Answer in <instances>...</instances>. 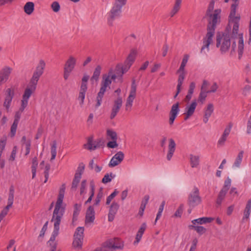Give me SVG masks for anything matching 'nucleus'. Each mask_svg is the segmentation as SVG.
I'll use <instances>...</instances> for the list:
<instances>
[{
  "label": "nucleus",
  "mask_w": 251,
  "mask_h": 251,
  "mask_svg": "<svg viewBox=\"0 0 251 251\" xmlns=\"http://www.w3.org/2000/svg\"><path fill=\"white\" fill-rule=\"evenodd\" d=\"M17 123H13L11 127V130H10V135L11 137H14L16 134L17 126H18Z\"/></svg>",
  "instance_id": "54"
},
{
  "label": "nucleus",
  "mask_w": 251,
  "mask_h": 251,
  "mask_svg": "<svg viewBox=\"0 0 251 251\" xmlns=\"http://www.w3.org/2000/svg\"><path fill=\"white\" fill-rule=\"evenodd\" d=\"M232 1H233V3L232 4L231 6V11L230 12L231 16L235 15L236 9L239 4L238 0H232Z\"/></svg>",
  "instance_id": "44"
},
{
  "label": "nucleus",
  "mask_w": 251,
  "mask_h": 251,
  "mask_svg": "<svg viewBox=\"0 0 251 251\" xmlns=\"http://www.w3.org/2000/svg\"><path fill=\"white\" fill-rule=\"evenodd\" d=\"M190 163L192 168H196L200 164V157L198 155L190 154Z\"/></svg>",
  "instance_id": "31"
},
{
  "label": "nucleus",
  "mask_w": 251,
  "mask_h": 251,
  "mask_svg": "<svg viewBox=\"0 0 251 251\" xmlns=\"http://www.w3.org/2000/svg\"><path fill=\"white\" fill-rule=\"evenodd\" d=\"M189 228L190 229H194L200 234H203L206 230V228L202 226L190 225L189 226Z\"/></svg>",
  "instance_id": "41"
},
{
  "label": "nucleus",
  "mask_w": 251,
  "mask_h": 251,
  "mask_svg": "<svg viewBox=\"0 0 251 251\" xmlns=\"http://www.w3.org/2000/svg\"><path fill=\"white\" fill-rule=\"evenodd\" d=\"M48 224V222L47 221L44 224V225L43 226L40 231V233L39 236V237H42L44 236V235L45 234V232L47 229Z\"/></svg>",
  "instance_id": "61"
},
{
  "label": "nucleus",
  "mask_w": 251,
  "mask_h": 251,
  "mask_svg": "<svg viewBox=\"0 0 251 251\" xmlns=\"http://www.w3.org/2000/svg\"><path fill=\"white\" fill-rule=\"evenodd\" d=\"M240 19V16H230V14L229 15V22L233 23L232 33L233 34H237L239 29V23Z\"/></svg>",
  "instance_id": "23"
},
{
  "label": "nucleus",
  "mask_w": 251,
  "mask_h": 251,
  "mask_svg": "<svg viewBox=\"0 0 251 251\" xmlns=\"http://www.w3.org/2000/svg\"><path fill=\"white\" fill-rule=\"evenodd\" d=\"M179 103L178 102L174 104L169 112V123L170 125H172L174 121L179 112Z\"/></svg>",
  "instance_id": "15"
},
{
  "label": "nucleus",
  "mask_w": 251,
  "mask_h": 251,
  "mask_svg": "<svg viewBox=\"0 0 251 251\" xmlns=\"http://www.w3.org/2000/svg\"><path fill=\"white\" fill-rule=\"evenodd\" d=\"M136 95V85L135 80L132 82L131 89L129 95L127 97L125 105V109L126 111H130L132 106V103Z\"/></svg>",
  "instance_id": "10"
},
{
  "label": "nucleus",
  "mask_w": 251,
  "mask_h": 251,
  "mask_svg": "<svg viewBox=\"0 0 251 251\" xmlns=\"http://www.w3.org/2000/svg\"><path fill=\"white\" fill-rule=\"evenodd\" d=\"M244 40L243 35L242 33L239 34V41L238 45V58L241 59L242 56L243 51H244Z\"/></svg>",
  "instance_id": "27"
},
{
  "label": "nucleus",
  "mask_w": 251,
  "mask_h": 251,
  "mask_svg": "<svg viewBox=\"0 0 251 251\" xmlns=\"http://www.w3.org/2000/svg\"><path fill=\"white\" fill-rule=\"evenodd\" d=\"M38 161L37 157H34L32 159V166H31V172L32 174V178H34L36 176V168L38 166Z\"/></svg>",
  "instance_id": "38"
},
{
  "label": "nucleus",
  "mask_w": 251,
  "mask_h": 251,
  "mask_svg": "<svg viewBox=\"0 0 251 251\" xmlns=\"http://www.w3.org/2000/svg\"><path fill=\"white\" fill-rule=\"evenodd\" d=\"M51 7L54 12H58L60 9V5L57 1L53 2L51 5Z\"/></svg>",
  "instance_id": "52"
},
{
  "label": "nucleus",
  "mask_w": 251,
  "mask_h": 251,
  "mask_svg": "<svg viewBox=\"0 0 251 251\" xmlns=\"http://www.w3.org/2000/svg\"><path fill=\"white\" fill-rule=\"evenodd\" d=\"M24 110H22L21 106L19 109V110L18 111H17L15 114L14 123H16L17 124L19 123L22 113L24 111Z\"/></svg>",
  "instance_id": "51"
},
{
  "label": "nucleus",
  "mask_w": 251,
  "mask_h": 251,
  "mask_svg": "<svg viewBox=\"0 0 251 251\" xmlns=\"http://www.w3.org/2000/svg\"><path fill=\"white\" fill-rule=\"evenodd\" d=\"M89 78V76L87 75H84L81 80L80 87L87 88V81Z\"/></svg>",
  "instance_id": "49"
},
{
  "label": "nucleus",
  "mask_w": 251,
  "mask_h": 251,
  "mask_svg": "<svg viewBox=\"0 0 251 251\" xmlns=\"http://www.w3.org/2000/svg\"><path fill=\"white\" fill-rule=\"evenodd\" d=\"M201 202L202 199L200 195L199 189L196 186H194L192 191L188 195L187 204L190 208H194L200 204Z\"/></svg>",
  "instance_id": "7"
},
{
  "label": "nucleus",
  "mask_w": 251,
  "mask_h": 251,
  "mask_svg": "<svg viewBox=\"0 0 251 251\" xmlns=\"http://www.w3.org/2000/svg\"><path fill=\"white\" fill-rule=\"evenodd\" d=\"M14 95V91L13 89L11 88H8L6 90L5 98L3 103V106L6 108L7 111H8Z\"/></svg>",
  "instance_id": "18"
},
{
  "label": "nucleus",
  "mask_w": 251,
  "mask_h": 251,
  "mask_svg": "<svg viewBox=\"0 0 251 251\" xmlns=\"http://www.w3.org/2000/svg\"><path fill=\"white\" fill-rule=\"evenodd\" d=\"M12 70V68L9 66H4L0 70V85L8 80Z\"/></svg>",
  "instance_id": "14"
},
{
  "label": "nucleus",
  "mask_w": 251,
  "mask_h": 251,
  "mask_svg": "<svg viewBox=\"0 0 251 251\" xmlns=\"http://www.w3.org/2000/svg\"><path fill=\"white\" fill-rule=\"evenodd\" d=\"M81 177V173H77L76 172L74 178L72 182L71 190L72 191H75L77 185L80 181V178Z\"/></svg>",
  "instance_id": "29"
},
{
  "label": "nucleus",
  "mask_w": 251,
  "mask_h": 251,
  "mask_svg": "<svg viewBox=\"0 0 251 251\" xmlns=\"http://www.w3.org/2000/svg\"><path fill=\"white\" fill-rule=\"evenodd\" d=\"M101 68L100 65H98L95 69L93 73V76H92L91 80H95L97 81L99 79V76L101 72Z\"/></svg>",
  "instance_id": "39"
},
{
  "label": "nucleus",
  "mask_w": 251,
  "mask_h": 251,
  "mask_svg": "<svg viewBox=\"0 0 251 251\" xmlns=\"http://www.w3.org/2000/svg\"><path fill=\"white\" fill-rule=\"evenodd\" d=\"M183 210V205L181 204L178 208L177 209V210L176 211L175 213V216L176 217H180L181 216V214L182 213Z\"/></svg>",
  "instance_id": "57"
},
{
  "label": "nucleus",
  "mask_w": 251,
  "mask_h": 251,
  "mask_svg": "<svg viewBox=\"0 0 251 251\" xmlns=\"http://www.w3.org/2000/svg\"><path fill=\"white\" fill-rule=\"evenodd\" d=\"M227 191L221 189L220 191L216 200V204L220 205L224 200Z\"/></svg>",
  "instance_id": "36"
},
{
  "label": "nucleus",
  "mask_w": 251,
  "mask_h": 251,
  "mask_svg": "<svg viewBox=\"0 0 251 251\" xmlns=\"http://www.w3.org/2000/svg\"><path fill=\"white\" fill-rule=\"evenodd\" d=\"M106 133L107 136H108L111 140L117 139V135L115 131L111 129H107Z\"/></svg>",
  "instance_id": "48"
},
{
  "label": "nucleus",
  "mask_w": 251,
  "mask_h": 251,
  "mask_svg": "<svg viewBox=\"0 0 251 251\" xmlns=\"http://www.w3.org/2000/svg\"><path fill=\"white\" fill-rule=\"evenodd\" d=\"M221 10L215 9L213 12L209 15L205 14L204 18L208 21L207 33L202 39V46L201 52L206 54L209 50V45L213 43V37L215 34L216 25L220 22Z\"/></svg>",
  "instance_id": "1"
},
{
  "label": "nucleus",
  "mask_w": 251,
  "mask_h": 251,
  "mask_svg": "<svg viewBox=\"0 0 251 251\" xmlns=\"http://www.w3.org/2000/svg\"><path fill=\"white\" fill-rule=\"evenodd\" d=\"M181 2L182 0H175V3L170 13L171 17H174L179 11L180 8Z\"/></svg>",
  "instance_id": "32"
},
{
  "label": "nucleus",
  "mask_w": 251,
  "mask_h": 251,
  "mask_svg": "<svg viewBox=\"0 0 251 251\" xmlns=\"http://www.w3.org/2000/svg\"><path fill=\"white\" fill-rule=\"evenodd\" d=\"M126 0H116L114 6L108 14V24L110 26L113 25V21L120 17L121 8L125 5Z\"/></svg>",
  "instance_id": "4"
},
{
  "label": "nucleus",
  "mask_w": 251,
  "mask_h": 251,
  "mask_svg": "<svg viewBox=\"0 0 251 251\" xmlns=\"http://www.w3.org/2000/svg\"><path fill=\"white\" fill-rule=\"evenodd\" d=\"M95 220V211L93 206H90L86 213L85 224L86 225L91 224L94 222Z\"/></svg>",
  "instance_id": "20"
},
{
  "label": "nucleus",
  "mask_w": 251,
  "mask_h": 251,
  "mask_svg": "<svg viewBox=\"0 0 251 251\" xmlns=\"http://www.w3.org/2000/svg\"><path fill=\"white\" fill-rule=\"evenodd\" d=\"M104 141L103 139L99 138L97 140L93 141L92 137H89L87 140V143L84 145V147L88 150H95L104 146Z\"/></svg>",
  "instance_id": "12"
},
{
  "label": "nucleus",
  "mask_w": 251,
  "mask_h": 251,
  "mask_svg": "<svg viewBox=\"0 0 251 251\" xmlns=\"http://www.w3.org/2000/svg\"><path fill=\"white\" fill-rule=\"evenodd\" d=\"M115 177V175H113L112 173H110L109 174H106L104 175V177L102 179V182L103 183H107L111 181L112 178H113Z\"/></svg>",
  "instance_id": "45"
},
{
  "label": "nucleus",
  "mask_w": 251,
  "mask_h": 251,
  "mask_svg": "<svg viewBox=\"0 0 251 251\" xmlns=\"http://www.w3.org/2000/svg\"><path fill=\"white\" fill-rule=\"evenodd\" d=\"M81 205L75 204L74 205V211L73 213V221L74 222L77 220V217L80 211Z\"/></svg>",
  "instance_id": "40"
},
{
  "label": "nucleus",
  "mask_w": 251,
  "mask_h": 251,
  "mask_svg": "<svg viewBox=\"0 0 251 251\" xmlns=\"http://www.w3.org/2000/svg\"><path fill=\"white\" fill-rule=\"evenodd\" d=\"M214 7V1H211L209 4V6L207 9L206 14H207V15H209L210 13L213 12Z\"/></svg>",
  "instance_id": "59"
},
{
  "label": "nucleus",
  "mask_w": 251,
  "mask_h": 251,
  "mask_svg": "<svg viewBox=\"0 0 251 251\" xmlns=\"http://www.w3.org/2000/svg\"><path fill=\"white\" fill-rule=\"evenodd\" d=\"M119 208V205L117 202H113L111 205L108 213V221H113L115 216Z\"/></svg>",
  "instance_id": "22"
},
{
  "label": "nucleus",
  "mask_w": 251,
  "mask_h": 251,
  "mask_svg": "<svg viewBox=\"0 0 251 251\" xmlns=\"http://www.w3.org/2000/svg\"><path fill=\"white\" fill-rule=\"evenodd\" d=\"M208 93V92H207V91H201L198 99V101L202 104L204 103L206 98L207 97Z\"/></svg>",
  "instance_id": "42"
},
{
  "label": "nucleus",
  "mask_w": 251,
  "mask_h": 251,
  "mask_svg": "<svg viewBox=\"0 0 251 251\" xmlns=\"http://www.w3.org/2000/svg\"><path fill=\"white\" fill-rule=\"evenodd\" d=\"M231 46L230 36L227 33L219 34L216 37V47L220 48L222 53L226 52Z\"/></svg>",
  "instance_id": "6"
},
{
  "label": "nucleus",
  "mask_w": 251,
  "mask_h": 251,
  "mask_svg": "<svg viewBox=\"0 0 251 251\" xmlns=\"http://www.w3.org/2000/svg\"><path fill=\"white\" fill-rule=\"evenodd\" d=\"M184 80V76L182 75L180 76H178V80H177V85L176 87V93L174 96V98L176 99L178 94L180 93L181 90V87L183 83Z\"/></svg>",
  "instance_id": "37"
},
{
  "label": "nucleus",
  "mask_w": 251,
  "mask_h": 251,
  "mask_svg": "<svg viewBox=\"0 0 251 251\" xmlns=\"http://www.w3.org/2000/svg\"><path fill=\"white\" fill-rule=\"evenodd\" d=\"M87 88L80 87L78 97V100L80 101L79 104L82 106L84 103V100L85 97V93Z\"/></svg>",
  "instance_id": "34"
},
{
  "label": "nucleus",
  "mask_w": 251,
  "mask_h": 251,
  "mask_svg": "<svg viewBox=\"0 0 251 251\" xmlns=\"http://www.w3.org/2000/svg\"><path fill=\"white\" fill-rule=\"evenodd\" d=\"M84 227H78L74 234V240L73 245L75 248H81L84 237Z\"/></svg>",
  "instance_id": "11"
},
{
  "label": "nucleus",
  "mask_w": 251,
  "mask_h": 251,
  "mask_svg": "<svg viewBox=\"0 0 251 251\" xmlns=\"http://www.w3.org/2000/svg\"><path fill=\"white\" fill-rule=\"evenodd\" d=\"M86 180H83L82 181L81 183L80 190V194L83 195L84 193H85V189L86 187Z\"/></svg>",
  "instance_id": "56"
},
{
  "label": "nucleus",
  "mask_w": 251,
  "mask_h": 251,
  "mask_svg": "<svg viewBox=\"0 0 251 251\" xmlns=\"http://www.w3.org/2000/svg\"><path fill=\"white\" fill-rule=\"evenodd\" d=\"M116 75L113 74L112 69H109L107 74L102 75V80L100 84V88L97 97V103L96 107H98L101 104L102 98L107 87L110 88L112 80L115 81Z\"/></svg>",
  "instance_id": "3"
},
{
  "label": "nucleus",
  "mask_w": 251,
  "mask_h": 251,
  "mask_svg": "<svg viewBox=\"0 0 251 251\" xmlns=\"http://www.w3.org/2000/svg\"><path fill=\"white\" fill-rule=\"evenodd\" d=\"M124 242L118 238L110 239L102 244L103 251H115L124 249Z\"/></svg>",
  "instance_id": "5"
},
{
  "label": "nucleus",
  "mask_w": 251,
  "mask_h": 251,
  "mask_svg": "<svg viewBox=\"0 0 251 251\" xmlns=\"http://www.w3.org/2000/svg\"><path fill=\"white\" fill-rule=\"evenodd\" d=\"M218 88V86L216 82H214L212 86L211 87V89L207 91L208 93L215 92Z\"/></svg>",
  "instance_id": "64"
},
{
  "label": "nucleus",
  "mask_w": 251,
  "mask_h": 251,
  "mask_svg": "<svg viewBox=\"0 0 251 251\" xmlns=\"http://www.w3.org/2000/svg\"><path fill=\"white\" fill-rule=\"evenodd\" d=\"M25 12L27 15L31 14L34 9V4L33 2H27L24 7Z\"/></svg>",
  "instance_id": "33"
},
{
  "label": "nucleus",
  "mask_w": 251,
  "mask_h": 251,
  "mask_svg": "<svg viewBox=\"0 0 251 251\" xmlns=\"http://www.w3.org/2000/svg\"><path fill=\"white\" fill-rule=\"evenodd\" d=\"M214 111V105L212 103L208 104L206 108L204 110V114L203 116V121L206 124L208 122L209 118L211 116V114Z\"/></svg>",
  "instance_id": "25"
},
{
  "label": "nucleus",
  "mask_w": 251,
  "mask_h": 251,
  "mask_svg": "<svg viewBox=\"0 0 251 251\" xmlns=\"http://www.w3.org/2000/svg\"><path fill=\"white\" fill-rule=\"evenodd\" d=\"M76 63V58L73 55L69 56L66 60L64 67V70L73 71Z\"/></svg>",
  "instance_id": "21"
},
{
  "label": "nucleus",
  "mask_w": 251,
  "mask_h": 251,
  "mask_svg": "<svg viewBox=\"0 0 251 251\" xmlns=\"http://www.w3.org/2000/svg\"><path fill=\"white\" fill-rule=\"evenodd\" d=\"M46 67V63L43 59H40L36 67L32 76L30 79V81L38 83L40 77L43 74Z\"/></svg>",
  "instance_id": "9"
},
{
  "label": "nucleus",
  "mask_w": 251,
  "mask_h": 251,
  "mask_svg": "<svg viewBox=\"0 0 251 251\" xmlns=\"http://www.w3.org/2000/svg\"><path fill=\"white\" fill-rule=\"evenodd\" d=\"M103 197V191L102 189L101 188L99 190V191L97 195V197L95 200L94 205H98L100 201L101 198Z\"/></svg>",
  "instance_id": "47"
},
{
  "label": "nucleus",
  "mask_w": 251,
  "mask_h": 251,
  "mask_svg": "<svg viewBox=\"0 0 251 251\" xmlns=\"http://www.w3.org/2000/svg\"><path fill=\"white\" fill-rule=\"evenodd\" d=\"M56 141H53L52 142V144L51 147V157L50 158V160L52 161L54 160L56 155Z\"/></svg>",
  "instance_id": "43"
},
{
  "label": "nucleus",
  "mask_w": 251,
  "mask_h": 251,
  "mask_svg": "<svg viewBox=\"0 0 251 251\" xmlns=\"http://www.w3.org/2000/svg\"><path fill=\"white\" fill-rule=\"evenodd\" d=\"M137 50L135 49H132L130 50V52L128 54V56L127 57V58L125 61V62H126V63H128L130 65H132L135 60Z\"/></svg>",
  "instance_id": "28"
},
{
  "label": "nucleus",
  "mask_w": 251,
  "mask_h": 251,
  "mask_svg": "<svg viewBox=\"0 0 251 251\" xmlns=\"http://www.w3.org/2000/svg\"><path fill=\"white\" fill-rule=\"evenodd\" d=\"M251 211L245 210H244V216L242 219V222H244L245 220H248L249 218Z\"/></svg>",
  "instance_id": "63"
},
{
  "label": "nucleus",
  "mask_w": 251,
  "mask_h": 251,
  "mask_svg": "<svg viewBox=\"0 0 251 251\" xmlns=\"http://www.w3.org/2000/svg\"><path fill=\"white\" fill-rule=\"evenodd\" d=\"M37 83L31 81L29 82L25 89L24 94L22 96V100H21V109L24 110L27 106L28 101L29 98L31 97L32 93H33L37 87Z\"/></svg>",
  "instance_id": "8"
},
{
  "label": "nucleus",
  "mask_w": 251,
  "mask_h": 251,
  "mask_svg": "<svg viewBox=\"0 0 251 251\" xmlns=\"http://www.w3.org/2000/svg\"><path fill=\"white\" fill-rule=\"evenodd\" d=\"M147 228V225L145 223H143L140 227L139 228L137 233H141V234L143 235Z\"/></svg>",
  "instance_id": "62"
},
{
  "label": "nucleus",
  "mask_w": 251,
  "mask_h": 251,
  "mask_svg": "<svg viewBox=\"0 0 251 251\" xmlns=\"http://www.w3.org/2000/svg\"><path fill=\"white\" fill-rule=\"evenodd\" d=\"M14 189L13 186H11L9 189V193L7 201L8 203H10L13 204V201H14Z\"/></svg>",
  "instance_id": "46"
},
{
  "label": "nucleus",
  "mask_w": 251,
  "mask_h": 251,
  "mask_svg": "<svg viewBox=\"0 0 251 251\" xmlns=\"http://www.w3.org/2000/svg\"><path fill=\"white\" fill-rule=\"evenodd\" d=\"M64 193L65 187L61 188L51 220V222H54V229L50 239V242H53L59 233V226L61 223V219L65 212V207L62 206Z\"/></svg>",
  "instance_id": "2"
},
{
  "label": "nucleus",
  "mask_w": 251,
  "mask_h": 251,
  "mask_svg": "<svg viewBox=\"0 0 251 251\" xmlns=\"http://www.w3.org/2000/svg\"><path fill=\"white\" fill-rule=\"evenodd\" d=\"M213 220V218L210 217H202L192 221V223L195 225L196 224L202 225L206 223H210Z\"/></svg>",
  "instance_id": "30"
},
{
  "label": "nucleus",
  "mask_w": 251,
  "mask_h": 251,
  "mask_svg": "<svg viewBox=\"0 0 251 251\" xmlns=\"http://www.w3.org/2000/svg\"><path fill=\"white\" fill-rule=\"evenodd\" d=\"M231 179L227 177V179L225 181L224 185L222 189L228 191L230 185H231Z\"/></svg>",
  "instance_id": "50"
},
{
  "label": "nucleus",
  "mask_w": 251,
  "mask_h": 251,
  "mask_svg": "<svg viewBox=\"0 0 251 251\" xmlns=\"http://www.w3.org/2000/svg\"><path fill=\"white\" fill-rule=\"evenodd\" d=\"M188 58L189 55L188 54H185L184 55L180 66L179 69L177 71V73H179V76H180L181 75H182L184 76V79L185 78V76L184 68L188 62Z\"/></svg>",
  "instance_id": "26"
},
{
  "label": "nucleus",
  "mask_w": 251,
  "mask_h": 251,
  "mask_svg": "<svg viewBox=\"0 0 251 251\" xmlns=\"http://www.w3.org/2000/svg\"><path fill=\"white\" fill-rule=\"evenodd\" d=\"M122 104L123 100L121 97H118L114 100L110 116V119H113L116 117L122 107Z\"/></svg>",
  "instance_id": "13"
},
{
  "label": "nucleus",
  "mask_w": 251,
  "mask_h": 251,
  "mask_svg": "<svg viewBox=\"0 0 251 251\" xmlns=\"http://www.w3.org/2000/svg\"><path fill=\"white\" fill-rule=\"evenodd\" d=\"M243 151H241L239 152L233 164V167L239 168L240 166L243 157Z\"/></svg>",
  "instance_id": "35"
},
{
  "label": "nucleus",
  "mask_w": 251,
  "mask_h": 251,
  "mask_svg": "<svg viewBox=\"0 0 251 251\" xmlns=\"http://www.w3.org/2000/svg\"><path fill=\"white\" fill-rule=\"evenodd\" d=\"M251 93V86L249 85H246L243 89L242 94L244 96H247Z\"/></svg>",
  "instance_id": "55"
},
{
  "label": "nucleus",
  "mask_w": 251,
  "mask_h": 251,
  "mask_svg": "<svg viewBox=\"0 0 251 251\" xmlns=\"http://www.w3.org/2000/svg\"><path fill=\"white\" fill-rule=\"evenodd\" d=\"M124 153L122 151H118L111 158L108 166L110 167H114L120 164L124 158Z\"/></svg>",
  "instance_id": "17"
},
{
  "label": "nucleus",
  "mask_w": 251,
  "mask_h": 251,
  "mask_svg": "<svg viewBox=\"0 0 251 251\" xmlns=\"http://www.w3.org/2000/svg\"><path fill=\"white\" fill-rule=\"evenodd\" d=\"M117 140H112L107 144V147L109 148L113 149L118 147V145L116 141Z\"/></svg>",
  "instance_id": "58"
},
{
  "label": "nucleus",
  "mask_w": 251,
  "mask_h": 251,
  "mask_svg": "<svg viewBox=\"0 0 251 251\" xmlns=\"http://www.w3.org/2000/svg\"><path fill=\"white\" fill-rule=\"evenodd\" d=\"M118 192L115 190L106 199V204L108 205L110 203L112 199L117 195Z\"/></svg>",
  "instance_id": "53"
},
{
  "label": "nucleus",
  "mask_w": 251,
  "mask_h": 251,
  "mask_svg": "<svg viewBox=\"0 0 251 251\" xmlns=\"http://www.w3.org/2000/svg\"><path fill=\"white\" fill-rule=\"evenodd\" d=\"M197 105V100H194L191 104L187 105L185 108L184 120H187L191 117L195 112L196 108Z\"/></svg>",
  "instance_id": "16"
},
{
  "label": "nucleus",
  "mask_w": 251,
  "mask_h": 251,
  "mask_svg": "<svg viewBox=\"0 0 251 251\" xmlns=\"http://www.w3.org/2000/svg\"><path fill=\"white\" fill-rule=\"evenodd\" d=\"M25 146L26 150L25 155H27L29 153L30 151L31 141L30 140H27V142L25 143Z\"/></svg>",
  "instance_id": "60"
},
{
  "label": "nucleus",
  "mask_w": 251,
  "mask_h": 251,
  "mask_svg": "<svg viewBox=\"0 0 251 251\" xmlns=\"http://www.w3.org/2000/svg\"><path fill=\"white\" fill-rule=\"evenodd\" d=\"M176 144L174 139L170 138L169 140L168 151L167 155V159L170 160L176 150Z\"/></svg>",
  "instance_id": "24"
},
{
  "label": "nucleus",
  "mask_w": 251,
  "mask_h": 251,
  "mask_svg": "<svg viewBox=\"0 0 251 251\" xmlns=\"http://www.w3.org/2000/svg\"><path fill=\"white\" fill-rule=\"evenodd\" d=\"M131 65L126 63L125 62L124 65L121 67L120 65H117L116 67V74L114 73V70L113 74L116 75V78L118 77H122L123 75L126 73L130 68Z\"/></svg>",
  "instance_id": "19"
}]
</instances>
